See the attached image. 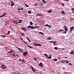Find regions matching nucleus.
Listing matches in <instances>:
<instances>
[{"label":"nucleus","mask_w":74,"mask_h":74,"mask_svg":"<svg viewBox=\"0 0 74 74\" xmlns=\"http://www.w3.org/2000/svg\"><path fill=\"white\" fill-rule=\"evenodd\" d=\"M44 55L45 56H46L47 58L48 59H51L52 58V57H51V55H49V57H48V55H47V54H45Z\"/></svg>","instance_id":"3"},{"label":"nucleus","mask_w":74,"mask_h":74,"mask_svg":"<svg viewBox=\"0 0 74 74\" xmlns=\"http://www.w3.org/2000/svg\"><path fill=\"white\" fill-rule=\"evenodd\" d=\"M26 38L28 40L29 42H31V41H30V39L29 38H27V37H26Z\"/></svg>","instance_id":"17"},{"label":"nucleus","mask_w":74,"mask_h":74,"mask_svg":"<svg viewBox=\"0 0 74 74\" xmlns=\"http://www.w3.org/2000/svg\"><path fill=\"white\" fill-rule=\"evenodd\" d=\"M30 26H32L33 25V23L31 21L30 22Z\"/></svg>","instance_id":"22"},{"label":"nucleus","mask_w":74,"mask_h":74,"mask_svg":"<svg viewBox=\"0 0 74 74\" xmlns=\"http://www.w3.org/2000/svg\"><path fill=\"white\" fill-rule=\"evenodd\" d=\"M64 1H69L70 0H64Z\"/></svg>","instance_id":"42"},{"label":"nucleus","mask_w":74,"mask_h":74,"mask_svg":"<svg viewBox=\"0 0 74 74\" xmlns=\"http://www.w3.org/2000/svg\"><path fill=\"white\" fill-rule=\"evenodd\" d=\"M56 42H53V45H56Z\"/></svg>","instance_id":"36"},{"label":"nucleus","mask_w":74,"mask_h":74,"mask_svg":"<svg viewBox=\"0 0 74 74\" xmlns=\"http://www.w3.org/2000/svg\"><path fill=\"white\" fill-rule=\"evenodd\" d=\"M19 61H21V62H22V63H23V62H22V60H21V59H20L19 60Z\"/></svg>","instance_id":"38"},{"label":"nucleus","mask_w":74,"mask_h":74,"mask_svg":"<svg viewBox=\"0 0 74 74\" xmlns=\"http://www.w3.org/2000/svg\"><path fill=\"white\" fill-rule=\"evenodd\" d=\"M72 52H73V53H74V51H73V50H72Z\"/></svg>","instance_id":"56"},{"label":"nucleus","mask_w":74,"mask_h":74,"mask_svg":"<svg viewBox=\"0 0 74 74\" xmlns=\"http://www.w3.org/2000/svg\"><path fill=\"white\" fill-rule=\"evenodd\" d=\"M44 29H45V28H44Z\"/></svg>","instance_id":"62"},{"label":"nucleus","mask_w":74,"mask_h":74,"mask_svg":"<svg viewBox=\"0 0 74 74\" xmlns=\"http://www.w3.org/2000/svg\"><path fill=\"white\" fill-rule=\"evenodd\" d=\"M70 21H73V18H71Z\"/></svg>","instance_id":"47"},{"label":"nucleus","mask_w":74,"mask_h":74,"mask_svg":"<svg viewBox=\"0 0 74 74\" xmlns=\"http://www.w3.org/2000/svg\"><path fill=\"white\" fill-rule=\"evenodd\" d=\"M10 31H8V34H10Z\"/></svg>","instance_id":"43"},{"label":"nucleus","mask_w":74,"mask_h":74,"mask_svg":"<svg viewBox=\"0 0 74 74\" xmlns=\"http://www.w3.org/2000/svg\"><path fill=\"white\" fill-rule=\"evenodd\" d=\"M39 33L41 34H42V36H44V34H43V33L41 32H40Z\"/></svg>","instance_id":"25"},{"label":"nucleus","mask_w":74,"mask_h":74,"mask_svg":"<svg viewBox=\"0 0 74 74\" xmlns=\"http://www.w3.org/2000/svg\"><path fill=\"white\" fill-rule=\"evenodd\" d=\"M13 51H10L9 52V53H10V52H13Z\"/></svg>","instance_id":"45"},{"label":"nucleus","mask_w":74,"mask_h":74,"mask_svg":"<svg viewBox=\"0 0 74 74\" xmlns=\"http://www.w3.org/2000/svg\"><path fill=\"white\" fill-rule=\"evenodd\" d=\"M51 12H52V10H49L48 11V13H51Z\"/></svg>","instance_id":"21"},{"label":"nucleus","mask_w":74,"mask_h":74,"mask_svg":"<svg viewBox=\"0 0 74 74\" xmlns=\"http://www.w3.org/2000/svg\"><path fill=\"white\" fill-rule=\"evenodd\" d=\"M40 6H42V5H44V4H43V3H40Z\"/></svg>","instance_id":"32"},{"label":"nucleus","mask_w":74,"mask_h":74,"mask_svg":"<svg viewBox=\"0 0 74 74\" xmlns=\"http://www.w3.org/2000/svg\"><path fill=\"white\" fill-rule=\"evenodd\" d=\"M65 58H67V57H65Z\"/></svg>","instance_id":"59"},{"label":"nucleus","mask_w":74,"mask_h":74,"mask_svg":"<svg viewBox=\"0 0 74 74\" xmlns=\"http://www.w3.org/2000/svg\"><path fill=\"white\" fill-rule=\"evenodd\" d=\"M5 48H6V49H7V47H5Z\"/></svg>","instance_id":"58"},{"label":"nucleus","mask_w":74,"mask_h":74,"mask_svg":"<svg viewBox=\"0 0 74 74\" xmlns=\"http://www.w3.org/2000/svg\"><path fill=\"white\" fill-rule=\"evenodd\" d=\"M48 26L49 28H51V26H50L49 25Z\"/></svg>","instance_id":"48"},{"label":"nucleus","mask_w":74,"mask_h":74,"mask_svg":"<svg viewBox=\"0 0 74 74\" xmlns=\"http://www.w3.org/2000/svg\"><path fill=\"white\" fill-rule=\"evenodd\" d=\"M23 10V8H21V9H18V12H19V10Z\"/></svg>","instance_id":"20"},{"label":"nucleus","mask_w":74,"mask_h":74,"mask_svg":"<svg viewBox=\"0 0 74 74\" xmlns=\"http://www.w3.org/2000/svg\"><path fill=\"white\" fill-rule=\"evenodd\" d=\"M54 49L55 50H57V49H58V48L57 47H55L54 48Z\"/></svg>","instance_id":"30"},{"label":"nucleus","mask_w":74,"mask_h":74,"mask_svg":"<svg viewBox=\"0 0 74 74\" xmlns=\"http://www.w3.org/2000/svg\"><path fill=\"white\" fill-rule=\"evenodd\" d=\"M64 29L65 31L64 32V34H66V33H67V30H68V29H67V27H66V26L65 25L64 27Z\"/></svg>","instance_id":"1"},{"label":"nucleus","mask_w":74,"mask_h":74,"mask_svg":"<svg viewBox=\"0 0 74 74\" xmlns=\"http://www.w3.org/2000/svg\"><path fill=\"white\" fill-rule=\"evenodd\" d=\"M12 56H15V53H13V54H12Z\"/></svg>","instance_id":"28"},{"label":"nucleus","mask_w":74,"mask_h":74,"mask_svg":"<svg viewBox=\"0 0 74 74\" xmlns=\"http://www.w3.org/2000/svg\"><path fill=\"white\" fill-rule=\"evenodd\" d=\"M50 42H51V43H53V42L52 41H50Z\"/></svg>","instance_id":"46"},{"label":"nucleus","mask_w":74,"mask_h":74,"mask_svg":"<svg viewBox=\"0 0 74 74\" xmlns=\"http://www.w3.org/2000/svg\"><path fill=\"white\" fill-rule=\"evenodd\" d=\"M26 38L28 40L29 42H31V41H30V39L29 38H27V37H26Z\"/></svg>","instance_id":"16"},{"label":"nucleus","mask_w":74,"mask_h":74,"mask_svg":"<svg viewBox=\"0 0 74 74\" xmlns=\"http://www.w3.org/2000/svg\"><path fill=\"white\" fill-rule=\"evenodd\" d=\"M39 30H40V29H39Z\"/></svg>","instance_id":"61"},{"label":"nucleus","mask_w":74,"mask_h":74,"mask_svg":"<svg viewBox=\"0 0 74 74\" xmlns=\"http://www.w3.org/2000/svg\"><path fill=\"white\" fill-rule=\"evenodd\" d=\"M42 15L41 14H38L36 15V16H42Z\"/></svg>","instance_id":"15"},{"label":"nucleus","mask_w":74,"mask_h":74,"mask_svg":"<svg viewBox=\"0 0 74 74\" xmlns=\"http://www.w3.org/2000/svg\"><path fill=\"white\" fill-rule=\"evenodd\" d=\"M21 34L22 36H25V34H24L21 33Z\"/></svg>","instance_id":"39"},{"label":"nucleus","mask_w":74,"mask_h":74,"mask_svg":"<svg viewBox=\"0 0 74 74\" xmlns=\"http://www.w3.org/2000/svg\"><path fill=\"white\" fill-rule=\"evenodd\" d=\"M23 55L24 56H26L27 55V52H25L23 53Z\"/></svg>","instance_id":"13"},{"label":"nucleus","mask_w":74,"mask_h":74,"mask_svg":"<svg viewBox=\"0 0 74 74\" xmlns=\"http://www.w3.org/2000/svg\"><path fill=\"white\" fill-rule=\"evenodd\" d=\"M1 37H3L5 38V35H1Z\"/></svg>","instance_id":"29"},{"label":"nucleus","mask_w":74,"mask_h":74,"mask_svg":"<svg viewBox=\"0 0 74 74\" xmlns=\"http://www.w3.org/2000/svg\"><path fill=\"white\" fill-rule=\"evenodd\" d=\"M42 64H42V63L40 62L39 64V66L40 67H44V66L42 65Z\"/></svg>","instance_id":"5"},{"label":"nucleus","mask_w":74,"mask_h":74,"mask_svg":"<svg viewBox=\"0 0 74 74\" xmlns=\"http://www.w3.org/2000/svg\"><path fill=\"white\" fill-rule=\"evenodd\" d=\"M42 1L43 3H45V1H44V0H42Z\"/></svg>","instance_id":"27"},{"label":"nucleus","mask_w":74,"mask_h":74,"mask_svg":"<svg viewBox=\"0 0 74 74\" xmlns=\"http://www.w3.org/2000/svg\"><path fill=\"white\" fill-rule=\"evenodd\" d=\"M27 47H29V48H31V49H33V47L30 46L29 45H27Z\"/></svg>","instance_id":"23"},{"label":"nucleus","mask_w":74,"mask_h":74,"mask_svg":"<svg viewBox=\"0 0 74 74\" xmlns=\"http://www.w3.org/2000/svg\"><path fill=\"white\" fill-rule=\"evenodd\" d=\"M72 13H74V11L72 12Z\"/></svg>","instance_id":"57"},{"label":"nucleus","mask_w":74,"mask_h":74,"mask_svg":"<svg viewBox=\"0 0 74 74\" xmlns=\"http://www.w3.org/2000/svg\"><path fill=\"white\" fill-rule=\"evenodd\" d=\"M70 53H71V54H73V52H72L71 51L70 52Z\"/></svg>","instance_id":"52"},{"label":"nucleus","mask_w":74,"mask_h":74,"mask_svg":"<svg viewBox=\"0 0 74 74\" xmlns=\"http://www.w3.org/2000/svg\"><path fill=\"white\" fill-rule=\"evenodd\" d=\"M49 26V25H48V24H46L45 25V26Z\"/></svg>","instance_id":"40"},{"label":"nucleus","mask_w":74,"mask_h":74,"mask_svg":"<svg viewBox=\"0 0 74 74\" xmlns=\"http://www.w3.org/2000/svg\"><path fill=\"white\" fill-rule=\"evenodd\" d=\"M28 13L30 14H32V12H31L30 11H29L28 12Z\"/></svg>","instance_id":"18"},{"label":"nucleus","mask_w":74,"mask_h":74,"mask_svg":"<svg viewBox=\"0 0 74 74\" xmlns=\"http://www.w3.org/2000/svg\"><path fill=\"white\" fill-rule=\"evenodd\" d=\"M23 62V63H25V60H24V59H23V60H22V62Z\"/></svg>","instance_id":"31"},{"label":"nucleus","mask_w":74,"mask_h":74,"mask_svg":"<svg viewBox=\"0 0 74 74\" xmlns=\"http://www.w3.org/2000/svg\"><path fill=\"white\" fill-rule=\"evenodd\" d=\"M14 22L16 23H17V21H15V20H14Z\"/></svg>","instance_id":"37"},{"label":"nucleus","mask_w":74,"mask_h":74,"mask_svg":"<svg viewBox=\"0 0 74 74\" xmlns=\"http://www.w3.org/2000/svg\"><path fill=\"white\" fill-rule=\"evenodd\" d=\"M34 60H37V59H36V58H34Z\"/></svg>","instance_id":"53"},{"label":"nucleus","mask_w":74,"mask_h":74,"mask_svg":"<svg viewBox=\"0 0 74 74\" xmlns=\"http://www.w3.org/2000/svg\"><path fill=\"white\" fill-rule=\"evenodd\" d=\"M1 68L3 69H6V66H5V65L3 64L1 66Z\"/></svg>","instance_id":"4"},{"label":"nucleus","mask_w":74,"mask_h":74,"mask_svg":"<svg viewBox=\"0 0 74 74\" xmlns=\"http://www.w3.org/2000/svg\"><path fill=\"white\" fill-rule=\"evenodd\" d=\"M16 48H17V49H18L19 50V51H20L21 52H22V49H21L20 48H18V47H16Z\"/></svg>","instance_id":"8"},{"label":"nucleus","mask_w":74,"mask_h":74,"mask_svg":"<svg viewBox=\"0 0 74 74\" xmlns=\"http://www.w3.org/2000/svg\"><path fill=\"white\" fill-rule=\"evenodd\" d=\"M72 11H74V8H73V9L72 10Z\"/></svg>","instance_id":"54"},{"label":"nucleus","mask_w":74,"mask_h":74,"mask_svg":"<svg viewBox=\"0 0 74 74\" xmlns=\"http://www.w3.org/2000/svg\"><path fill=\"white\" fill-rule=\"evenodd\" d=\"M73 29H74V27H72L70 28V32H72V31H73Z\"/></svg>","instance_id":"11"},{"label":"nucleus","mask_w":74,"mask_h":74,"mask_svg":"<svg viewBox=\"0 0 74 74\" xmlns=\"http://www.w3.org/2000/svg\"><path fill=\"white\" fill-rule=\"evenodd\" d=\"M61 14H63V15H65V13H64V11H62L61 12Z\"/></svg>","instance_id":"14"},{"label":"nucleus","mask_w":74,"mask_h":74,"mask_svg":"<svg viewBox=\"0 0 74 74\" xmlns=\"http://www.w3.org/2000/svg\"><path fill=\"white\" fill-rule=\"evenodd\" d=\"M21 22H22V20H19V21H18V23H21Z\"/></svg>","instance_id":"19"},{"label":"nucleus","mask_w":74,"mask_h":74,"mask_svg":"<svg viewBox=\"0 0 74 74\" xmlns=\"http://www.w3.org/2000/svg\"><path fill=\"white\" fill-rule=\"evenodd\" d=\"M16 56H17V57L18 58V55H16Z\"/></svg>","instance_id":"55"},{"label":"nucleus","mask_w":74,"mask_h":74,"mask_svg":"<svg viewBox=\"0 0 74 74\" xmlns=\"http://www.w3.org/2000/svg\"><path fill=\"white\" fill-rule=\"evenodd\" d=\"M23 42H25V44H27V43L26 42H25V41H23Z\"/></svg>","instance_id":"49"},{"label":"nucleus","mask_w":74,"mask_h":74,"mask_svg":"<svg viewBox=\"0 0 74 74\" xmlns=\"http://www.w3.org/2000/svg\"><path fill=\"white\" fill-rule=\"evenodd\" d=\"M12 74H14V72L12 73Z\"/></svg>","instance_id":"60"},{"label":"nucleus","mask_w":74,"mask_h":74,"mask_svg":"<svg viewBox=\"0 0 74 74\" xmlns=\"http://www.w3.org/2000/svg\"><path fill=\"white\" fill-rule=\"evenodd\" d=\"M47 40H51V38L49 37V38H47Z\"/></svg>","instance_id":"34"},{"label":"nucleus","mask_w":74,"mask_h":74,"mask_svg":"<svg viewBox=\"0 0 74 74\" xmlns=\"http://www.w3.org/2000/svg\"><path fill=\"white\" fill-rule=\"evenodd\" d=\"M34 6H37V3L34 5Z\"/></svg>","instance_id":"41"},{"label":"nucleus","mask_w":74,"mask_h":74,"mask_svg":"<svg viewBox=\"0 0 74 74\" xmlns=\"http://www.w3.org/2000/svg\"><path fill=\"white\" fill-rule=\"evenodd\" d=\"M64 62H66L67 63H69V61L66 60V61H64Z\"/></svg>","instance_id":"26"},{"label":"nucleus","mask_w":74,"mask_h":74,"mask_svg":"<svg viewBox=\"0 0 74 74\" xmlns=\"http://www.w3.org/2000/svg\"><path fill=\"white\" fill-rule=\"evenodd\" d=\"M6 15V14L5 13H4V14H3L2 15L0 16V18H1V17H3V16H4Z\"/></svg>","instance_id":"12"},{"label":"nucleus","mask_w":74,"mask_h":74,"mask_svg":"<svg viewBox=\"0 0 74 74\" xmlns=\"http://www.w3.org/2000/svg\"><path fill=\"white\" fill-rule=\"evenodd\" d=\"M20 38H21V40H22V41H23V39H22V38L21 37V36H20Z\"/></svg>","instance_id":"44"},{"label":"nucleus","mask_w":74,"mask_h":74,"mask_svg":"<svg viewBox=\"0 0 74 74\" xmlns=\"http://www.w3.org/2000/svg\"><path fill=\"white\" fill-rule=\"evenodd\" d=\"M31 69H32V71H33V72H34V73L35 72V71H36V70H35V69H34V68L33 67L31 66Z\"/></svg>","instance_id":"6"},{"label":"nucleus","mask_w":74,"mask_h":74,"mask_svg":"<svg viewBox=\"0 0 74 74\" xmlns=\"http://www.w3.org/2000/svg\"><path fill=\"white\" fill-rule=\"evenodd\" d=\"M28 28H31V29H34L35 28L38 29V27H33V26H28Z\"/></svg>","instance_id":"2"},{"label":"nucleus","mask_w":74,"mask_h":74,"mask_svg":"<svg viewBox=\"0 0 74 74\" xmlns=\"http://www.w3.org/2000/svg\"><path fill=\"white\" fill-rule=\"evenodd\" d=\"M53 60H54V61H57V59L56 58L55 59H53Z\"/></svg>","instance_id":"35"},{"label":"nucleus","mask_w":74,"mask_h":74,"mask_svg":"<svg viewBox=\"0 0 74 74\" xmlns=\"http://www.w3.org/2000/svg\"><path fill=\"white\" fill-rule=\"evenodd\" d=\"M69 65H70L71 66H72V64L71 63H70L69 64Z\"/></svg>","instance_id":"50"},{"label":"nucleus","mask_w":74,"mask_h":74,"mask_svg":"<svg viewBox=\"0 0 74 74\" xmlns=\"http://www.w3.org/2000/svg\"><path fill=\"white\" fill-rule=\"evenodd\" d=\"M25 5L27 7H29V5H27L25 4Z\"/></svg>","instance_id":"33"},{"label":"nucleus","mask_w":74,"mask_h":74,"mask_svg":"<svg viewBox=\"0 0 74 74\" xmlns=\"http://www.w3.org/2000/svg\"><path fill=\"white\" fill-rule=\"evenodd\" d=\"M62 5H63V6H64V4L63 3L62 4Z\"/></svg>","instance_id":"51"},{"label":"nucleus","mask_w":74,"mask_h":74,"mask_svg":"<svg viewBox=\"0 0 74 74\" xmlns=\"http://www.w3.org/2000/svg\"><path fill=\"white\" fill-rule=\"evenodd\" d=\"M11 6H12L13 5H14V2H13V1H11Z\"/></svg>","instance_id":"9"},{"label":"nucleus","mask_w":74,"mask_h":74,"mask_svg":"<svg viewBox=\"0 0 74 74\" xmlns=\"http://www.w3.org/2000/svg\"><path fill=\"white\" fill-rule=\"evenodd\" d=\"M21 29H22V30H23L25 32H26V29H25V27H21Z\"/></svg>","instance_id":"10"},{"label":"nucleus","mask_w":74,"mask_h":74,"mask_svg":"<svg viewBox=\"0 0 74 74\" xmlns=\"http://www.w3.org/2000/svg\"><path fill=\"white\" fill-rule=\"evenodd\" d=\"M35 45L36 46V47H37L39 46V47H41V45L40 44H35Z\"/></svg>","instance_id":"7"},{"label":"nucleus","mask_w":74,"mask_h":74,"mask_svg":"<svg viewBox=\"0 0 74 74\" xmlns=\"http://www.w3.org/2000/svg\"><path fill=\"white\" fill-rule=\"evenodd\" d=\"M63 30L60 29V30L58 31V32H63Z\"/></svg>","instance_id":"24"}]
</instances>
